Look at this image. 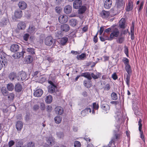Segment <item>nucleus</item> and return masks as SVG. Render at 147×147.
I'll list each match as a JSON object with an SVG mask.
<instances>
[{
	"instance_id": "nucleus-1",
	"label": "nucleus",
	"mask_w": 147,
	"mask_h": 147,
	"mask_svg": "<svg viewBox=\"0 0 147 147\" xmlns=\"http://www.w3.org/2000/svg\"><path fill=\"white\" fill-rule=\"evenodd\" d=\"M100 75V74L99 73H97L96 75H95L93 73L90 74L89 72H86L82 73L81 76H83L87 78L88 80H90L92 79V77L95 79H98Z\"/></svg>"
},
{
	"instance_id": "nucleus-2",
	"label": "nucleus",
	"mask_w": 147,
	"mask_h": 147,
	"mask_svg": "<svg viewBox=\"0 0 147 147\" xmlns=\"http://www.w3.org/2000/svg\"><path fill=\"white\" fill-rule=\"evenodd\" d=\"M120 32L117 28H115L112 31L109 37H108L107 40H111L117 38L119 36Z\"/></svg>"
},
{
	"instance_id": "nucleus-3",
	"label": "nucleus",
	"mask_w": 147,
	"mask_h": 147,
	"mask_svg": "<svg viewBox=\"0 0 147 147\" xmlns=\"http://www.w3.org/2000/svg\"><path fill=\"white\" fill-rule=\"evenodd\" d=\"M6 55L5 53L3 54L1 53L0 55V70L2 69L3 67V65H5V64L7 61L5 56Z\"/></svg>"
},
{
	"instance_id": "nucleus-4",
	"label": "nucleus",
	"mask_w": 147,
	"mask_h": 147,
	"mask_svg": "<svg viewBox=\"0 0 147 147\" xmlns=\"http://www.w3.org/2000/svg\"><path fill=\"white\" fill-rule=\"evenodd\" d=\"M54 41V42L53 44V46L55 45V43L56 42H55V40L53 39L52 36H48L46 37L45 40V44L48 46H51L53 43V41Z\"/></svg>"
},
{
	"instance_id": "nucleus-5",
	"label": "nucleus",
	"mask_w": 147,
	"mask_h": 147,
	"mask_svg": "<svg viewBox=\"0 0 147 147\" xmlns=\"http://www.w3.org/2000/svg\"><path fill=\"white\" fill-rule=\"evenodd\" d=\"M26 73L25 72L22 71L18 74L17 80L20 82L26 80Z\"/></svg>"
},
{
	"instance_id": "nucleus-6",
	"label": "nucleus",
	"mask_w": 147,
	"mask_h": 147,
	"mask_svg": "<svg viewBox=\"0 0 147 147\" xmlns=\"http://www.w3.org/2000/svg\"><path fill=\"white\" fill-rule=\"evenodd\" d=\"M48 82L50 84L49 86L48 92L51 93H53L55 92L56 87L52 81H49Z\"/></svg>"
},
{
	"instance_id": "nucleus-7",
	"label": "nucleus",
	"mask_w": 147,
	"mask_h": 147,
	"mask_svg": "<svg viewBox=\"0 0 147 147\" xmlns=\"http://www.w3.org/2000/svg\"><path fill=\"white\" fill-rule=\"evenodd\" d=\"M104 101H102L101 104V108L102 109L104 112H106V113H107L110 109V107L108 104H105L104 103Z\"/></svg>"
},
{
	"instance_id": "nucleus-8",
	"label": "nucleus",
	"mask_w": 147,
	"mask_h": 147,
	"mask_svg": "<svg viewBox=\"0 0 147 147\" xmlns=\"http://www.w3.org/2000/svg\"><path fill=\"white\" fill-rule=\"evenodd\" d=\"M82 5L81 0H75L73 3V7L76 9H79Z\"/></svg>"
},
{
	"instance_id": "nucleus-9",
	"label": "nucleus",
	"mask_w": 147,
	"mask_h": 147,
	"mask_svg": "<svg viewBox=\"0 0 147 147\" xmlns=\"http://www.w3.org/2000/svg\"><path fill=\"white\" fill-rule=\"evenodd\" d=\"M68 20V17L65 15H61L58 18L59 22L61 24L66 23L67 21Z\"/></svg>"
},
{
	"instance_id": "nucleus-10",
	"label": "nucleus",
	"mask_w": 147,
	"mask_h": 147,
	"mask_svg": "<svg viewBox=\"0 0 147 147\" xmlns=\"http://www.w3.org/2000/svg\"><path fill=\"white\" fill-rule=\"evenodd\" d=\"M142 120L141 119H140L138 121V125L139 126V130L140 131V136L141 138L142 139L143 141L145 142V139L144 138V136L143 134V132L142 131V124L141 123Z\"/></svg>"
},
{
	"instance_id": "nucleus-11",
	"label": "nucleus",
	"mask_w": 147,
	"mask_h": 147,
	"mask_svg": "<svg viewBox=\"0 0 147 147\" xmlns=\"http://www.w3.org/2000/svg\"><path fill=\"white\" fill-rule=\"evenodd\" d=\"M133 7V4L132 1L131 0H128L127 4L126 6V9L127 11H131Z\"/></svg>"
},
{
	"instance_id": "nucleus-12",
	"label": "nucleus",
	"mask_w": 147,
	"mask_h": 147,
	"mask_svg": "<svg viewBox=\"0 0 147 147\" xmlns=\"http://www.w3.org/2000/svg\"><path fill=\"white\" fill-rule=\"evenodd\" d=\"M14 88L15 92L18 93L21 92L23 90L22 86L21 84L19 83L15 85Z\"/></svg>"
},
{
	"instance_id": "nucleus-13",
	"label": "nucleus",
	"mask_w": 147,
	"mask_h": 147,
	"mask_svg": "<svg viewBox=\"0 0 147 147\" xmlns=\"http://www.w3.org/2000/svg\"><path fill=\"white\" fill-rule=\"evenodd\" d=\"M46 140L48 145L52 146L54 144V138L51 136L46 137Z\"/></svg>"
},
{
	"instance_id": "nucleus-14",
	"label": "nucleus",
	"mask_w": 147,
	"mask_h": 147,
	"mask_svg": "<svg viewBox=\"0 0 147 147\" xmlns=\"http://www.w3.org/2000/svg\"><path fill=\"white\" fill-rule=\"evenodd\" d=\"M120 135L119 134H116L113 138H112L111 141L110 142L109 144H108V146H104L103 147H110L111 146V145L112 143H114V141L116 140H117L120 137Z\"/></svg>"
},
{
	"instance_id": "nucleus-15",
	"label": "nucleus",
	"mask_w": 147,
	"mask_h": 147,
	"mask_svg": "<svg viewBox=\"0 0 147 147\" xmlns=\"http://www.w3.org/2000/svg\"><path fill=\"white\" fill-rule=\"evenodd\" d=\"M110 14L109 12L105 10L102 11L100 14L101 16L104 19H106L108 18L110 16Z\"/></svg>"
},
{
	"instance_id": "nucleus-16",
	"label": "nucleus",
	"mask_w": 147,
	"mask_h": 147,
	"mask_svg": "<svg viewBox=\"0 0 147 147\" xmlns=\"http://www.w3.org/2000/svg\"><path fill=\"white\" fill-rule=\"evenodd\" d=\"M19 48V45L17 44H13L11 45L10 50L13 52H16L18 51Z\"/></svg>"
},
{
	"instance_id": "nucleus-17",
	"label": "nucleus",
	"mask_w": 147,
	"mask_h": 147,
	"mask_svg": "<svg viewBox=\"0 0 147 147\" xmlns=\"http://www.w3.org/2000/svg\"><path fill=\"white\" fill-rule=\"evenodd\" d=\"M64 12L66 14L70 13L72 10V7L71 6L68 5L66 6L64 8Z\"/></svg>"
},
{
	"instance_id": "nucleus-18",
	"label": "nucleus",
	"mask_w": 147,
	"mask_h": 147,
	"mask_svg": "<svg viewBox=\"0 0 147 147\" xmlns=\"http://www.w3.org/2000/svg\"><path fill=\"white\" fill-rule=\"evenodd\" d=\"M55 113L57 114L60 115H62L63 112V108L60 107H57L55 109Z\"/></svg>"
},
{
	"instance_id": "nucleus-19",
	"label": "nucleus",
	"mask_w": 147,
	"mask_h": 147,
	"mask_svg": "<svg viewBox=\"0 0 147 147\" xmlns=\"http://www.w3.org/2000/svg\"><path fill=\"white\" fill-rule=\"evenodd\" d=\"M43 91L41 89L36 90L34 92V95L37 97H40L43 94Z\"/></svg>"
},
{
	"instance_id": "nucleus-20",
	"label": "nucleus",
	"mask_w": 147,
	"mask_h": 147,
	"mask_svg": "<svg viewBox=\"0 0 147 147\" xmlns=\"http://www.w3.org/2000/svg\"><path fill=\"white\" fill-rule=\"evenodd\" d=\"M36 30V29L33 25H31L29 26L27 30V31L30 34L34 33Z\"/></svg>"
},
{
	"instance_id": "nucleus-21",
	"label": "nucleus",
	"mask_w": 147,
	"mask_h": 147,
	"mask_svg": "<svg viewBox=\"0 0 147 147\" xmlns=\"http://www.w3.org/2000/svg\"><path fill=\"white\" fill-rule=\"evenodd\" d=\"M18 5L19 8L22 9H24L27 7L26 3L24 1H20L18 3Z\"/></svg>"
},
{
	"instance_id": "nucleus-22",
	"label": "nucleus",
	"mask_w": 147,
	"mask_h": 147,
	"mask_svg": "<svg viewBox=\"0 0 147 147\" xmlns=\"http://www.w3.org/2000/svg\"><path fill=\"white\" fill-rule=\"evenodd\" d=\"M119 26L121 28H125L126 26L125 24V20L124 18H122L119 22Z\"/></svg>"
},
{
	"instance_id": "nucleus-23",
	"label": "nucleus",
	"mask_w": 147,
	"mask_h": 147,
	"mask_svg": "<svg viewBox=\"0 0 147 147\" xmlns=\"http://www.w3.org/2000/svg\"><path fill=\"white\" fill-rule=\"evenodd\" d=\"M9 77L11 81H12L15 79H16L17 80L18 75H17L16 73L12 72L10 73L9 75Z\"/></svg>"
},
{
	"instance_id": "nucleus-24",
	"label": "nucleus",
	"mask_w": 147,
	"mask_h": 147,
	"mask_svg": "<svg viewBox=\"0 0 147 147\" xmlns=\"http://www.w3.org/2000/svg\"><path fill=\"white\" fill-rule=\"evenodd\" d=\"M14 16L16 18H20L22 16V11L20 9H17L14 12Z\"/></svg>"
},
{
	"instance_id": "nucleus-25",
	"label": "nucleus",
	"mask_w": 147,
	"mask_h": 147,
	"mask_svg": "<svg viewBox=\"0 0 147 147\" xmlns=\"http://www.w3.org/2000/svg\"><path fill=\"white\" fill-rule=\"evenodd\" d=\"M23 124L21 121H18L16 124V128L18 131H21L22 128Z\"/></svg>"
},
{
	"instance_id": "nucleus-26",
	"label": "nucleus",
	"mask_w": 147,
	"mask_h": 147,
	"mask_svg": "<svg viewBox=\"0 0 147 147\" xmlns=\"http://www.w3.org/2000/svg\"><path fill=\"white\" fill-rule=\"evenodd\" d=\"M116 115L115 118L116 119H118L119 120L123 117L122 112H121L119 110H117V111L115 113Z\"/></svg>"
},
{
	"instance_id": "nucleus-27",
	"label": "nucleus",
	"mask_w": 147,
	"mask_h": 147,
	"mask_svg": "<svg viewBox=\"0 0 147 147\" xmlns=\"http://www.w3.org/2000/svg\"><path fill=\"white\" fill-rule=\"evenodd\" d=\"M112 1L111 0H106L104 3V7L105 8H109L112 5Z\"/></svg>"
},
{
	"instance_id": "nucleus-28",
	"label": "nucleus",
	"mask_w": 147,
	"mask_h": 147,
	"mask_svg": "<svg viewBox=\"0 0 147 147\" xmlns=\"http://www.w3.org/2000/svg\"><path fill=\"white\" fill-rule=\"evenodd\" d=\"M61 28L62 30L65 32H67L69 30V26L66 24L62 25L61 26Z\"/></svg>"
},
{
	"instance_id": "nucleus-29",
	"label": "nucleus",
	"mask_w": 147,
	"mask_h": 147,
	"mask_svg": "<svg viewBox=\"0 0 147 147\" xmlns=\"http://www.w3.org/2000/svg\"><path fill=\"white\" fill-rule=\"evenodd\" d=\"M26 27L25 23L23 22H20L18 25V28L21 30L24 29Z\"/></svg>"
},
{
	"instance_id": "nucleus-30",
	"label": "nucleus",
	"mask_w": 147,
	"mask_h": 147,
	"mask_svg": "<svg viewBox=\"0 0 147 147\" xmlns=\"http://www.w3.org/2000/svg\"><path fill=\"white\" fill-rule=\"evenodd\" d=\"M24 53V52L23 51H22L21 52H20L19 53L18 52L16 53L14 55H13V57L15 58H19L23 56Z\"/></svg>"
},
{
	"instance_id": "nucleus-31",
	"label": "nucleus",
	"mask_w": 147,
	"mask_h": 147,
	"mask_svg": "<svg viewBox=\"0 0 147 147\" xmlns=\"http://www.w3.org/2000/svg\"><path fill=\"white\" fill-rule=\"evenodd\" d=\"M78 22V21L75 19H71L69 21L70 25L72 26H75L77 25Z\"/></svg>"
},
{
	"instance_id": "nucleus-32",
	"label": "nucleus",
	"mask_w": 147,
	"mask_h": 147,
	"mask_svg": "<svg viewBox=\"0 0 147 147\" xmlns=\"http://www.w3.org/2000/svg\"><path fill=\"white\" fill-rule=\"evenodd\" d=\"M91 109L90 108H86L85 109L82 111L81 112V114L83 115H86V114L88 113H89L91 112Z\"/></svg>"
},
{
	"instance_id": "nucleus-33",
	"label": "nucleus",
	"mask_w": 147,
	"mask_h": 147,
	"mask_svg": "<svg viewBox=\"0 0 147 147\" xmlns=\"http://www.w3.org/2000/svg\"><path fill=\"white\" fill-rule=\"evenodd\" d=\"M8 22V20L7 18H3L0 22V24L2 26L7 25Z\"/></svg>"
},
{
	"instance_id": "nucleus-34",
	"label": "nucleus",
	"mask_w": 147,
	"mask_h": 147,
	"mask_svg": "<svg viewBox=\"0 0 147 147\" xmlns=\"http://www.w3.org/2000/svg\"><path fill=\"white\" fill-rule=\"evenodd\" d=\"M7 90L9 91H12L15 88L13 84L12 83H9L7 86Z\"/></svg>"
},
{
	"instance_id": "nucleus-35",
	"label": "nucleus",
	"mask_w": 147,
	"mask_h": 147,
	"mask_svg": "<svg viewBox=\"0 0 147 147\" xmlns=\"http://www.w3.org/2000/svg\"><path fill=\"white\" fill-rule=\"evenodd\" d=\"M52 96L50 95L47 96L45 98V102L49 104L51 103L52 101Z\"/></svg>"
},
{
	"instance_id": "nucleus-36",
	"label": "nucleus",
	"mask_w": 147,
	"mask_h": 147,
	"mask_svg": "<svg viewBox=\"0 0 147 147\" xmlns=\"http://www.w3.org/2000/svg\"><path fill=\"white\" fill-rule=\"evenodd\" d=\"M99 108V105L98 104H96V102L93 103V110L92 111V113L93 114H95L94 111V110H98Z\"/></svg>"
},
{
	"instance_id": "nucleus-37",
	"label": "nucleus",
	"mask_w": 147,
	"mask_h": 147,
	"mask_svg": "<svg viewBox=\"0 0 147 147\" xmlns=\"http://www.w3.org/2000/svg\"><path fill=\"white\" fill-rule=\"evenodd\" d=\"M79 8L78 10V13L80 14L84 13L86 9V7L85 6H82Z\"/></svg>"
},
{
	"instance_id": "nucleus-38",
	"label": "nucleus",
	"mask_w": 147,
	"mask_h": 147,
	"mask_svg": "<svg viewBox=\"0 0 147 147\" xmlns=\"http://www.w3.org/2000/svg\"><path fill=\"white\" fill-rule=\"evenodd\" d=\"M68 40L67 38L65 37H63L61 38L60 40V43L62 45H65Z\"/></svg>"
},
{
	"instance_id": "nucleus-39",
	"label": "nucleus",
	"mask_w": 147,
	"mask_h": 147,
	"mask_svg": "<svg viewBox=\"0 0 147 147\" xmlns=\"http://www.w3.org/2000/svg\"><path fill=\"white\" fill-rule=\"evenodd\" d=\"M54 120L55 123L59 124L61 122L62 118L60 116H57L55 117Z\"/></svg>"
},
{
	"instance_id": "nucleus-40",
	"label": "nucleus",
	"mask_w": 147,
	"mask_h": 147,
	"mask_svg": "<svg viewBox=\"0 0 147 147\" xmlns=\"http://www.w3.org/2000/svg\"><path fill=\"white\" fill-rule=\"evenodd\" d=\"M56 135L59 139H63L64 136L63 132H59L57 133Z\"/></svg>"
},
{
	"instance_id": "nucleus-41",
	"label": "nucleus",
	"mask_w": 147,
	"mask_h": 147,
	"mask_svg": "<svg viewBox=\"0 0 147 147\" xmlns=\"http://www.w3.org/2000/svg\"><path fill=\"white\" fill-rule=\"evenodd\" d=\"M26 51L30 54H32V55L35 54V52L34 51V49L33 48H27L26 49Z\"/></svg>"
},
{
	"instance_id": "nucleus-42",
	"label": "nucleus",
	"mask_w": 147,
	"mask_h": 147,
	"mask_svg": "<svg viewBox=\"0 0 147 147\" xmlns=\"http://www.w3.org/2000/svg\"><path fill=\"white\" fill-rule=\"evenodd\" d=\"M124 4V3L123 2V1H118L117 3V8H121V7L123 8V7Z\"/></svg>"
},
{
	"instance_id": "nucleus-43",
	"label": "nucleus",
	"mask_w": 147,
	"mask_h": 147,
	"mask_svg": "<svg viewBox=\"0 0 147 147\" xmlns=\"http://www.w3.org/2000/svg\"><path fill=\"white\" fill-rule=\"evenodd\" d=\"M125 68L126 71L129 75L131 73V67L129 64L125 65Z\"/></svg>"
},
{
	"instance_id": "nucleus-44",
	"label": "nucleus",
	"mask_w": 147,
	"mask_h": 147,
	"mask_svg": "<svg viewBox=\"0 0 147 147\" xmlns=\"http://www.w3.org/2000/svg\"><path fill=\"white\" fill-rule=\"evenodd\" d=\"M111 96L112 100H116L117 99L118 97L117 94L115 92H113L111 94Z\"/></svg>"
},
{
	"instance_id": "nucleus-45",
	"label": "nucleus",
	"mask_w": 147,
	"mask_h": 147,
	"mask_svg": "<svg viewBox=\"0 0 147 147\" xmlns=\"http://www.w3.org/2000/svg\"><path fill=\"white\" fill-rule=\"evenodd\" d=\"M124 38L123 37H119L117 40V42L120 44L122 43L124 41Z\"/></svg>"
},
{
	"instance_id": "nucleus-46",
	"label": "nucleus",
	"mask_w": 147,
	"mask_h": 147,
	"mask_svg": "<svg viewBox=\"0 0 147 147\" xmlns=\"http://www.w3.org/2000/svg\"><path fill=\"white\" fill-rule=\"evenodd\" d=\"M144 4V2L143 1L141 2L140 4V5L138 7V13H139L140 12V11L143 8V6Z\"/></svg>"
},
{
	"instance_id": "nucleus-47",
	"label": "nucleus",
	"mask_w": 147,
	"mask_h": 147,
	"mask_svg": "<svg viewBox=\"0 0 147 147\" xmlns=\"http://www.w3.org/2000/svg\"><path fill=\"white\" fill-rule=\"evenodd\" d=\"M130 79V76L127 75L126 76V78L125 80V82L127 84V85L128 87H129V81Z\"/></svg>"
},
{
	"instance_id": "nucleus-48",
	"label": "nucleus",
	"mask_w": 147,
	"mask_h": 147,
	"mask_svg": "<svg viewBox=\"0 0 147 147\" xmlns=\"http://www.w3.org/2000/svg\"><path fill=\"white\" fill-rule=\"evenodd\" d=\"M15 96V94L13 93H10L8 96V98L10 100H13V99Z\"/></svg>"
},
{
	"instance_id": "nucleus-49",
	"label": "nucleus",
	"mask_w": 147,
	"mask_h": 147,
	"mask_svg": "<svg viewBox=\"0 0 147 147\" xmlns=\"http://www.w3.org/2000/svg\"><path fill=\"white\" fill-rule=\"evenodd\" d=\"M74 147H80L81 144L80 142L76 141L74 142Z\"/></svg>"
},
{
	"instance_id": "nucleus-50",
	"label": "nucleus",
	"mask_w": 147,
	"mask_h": 147,
	"mask_svg": "<svg viewBox=\"0 0 147 147\" xmlns=\"http://www.w3.org/2000/svg\"><path fill=\"white\" fill-rule=\"evenodd\" d=\"M123 61L124 62L125 65L129 64V60L126 58H124L123 59Z\"/></svg>"
},
{
	"instance_id": "nucleus-51",
	"label": "nucleus",
	"mask_w": 147,
	"mask_h": 147,
	"mask_svg": "<svg viewBox=\"0 0 147 147\" xmlns=\"http://www.w3.org/2000/svg\"><path fill=\"white\" fill-rule=\"evenodd\" d=\"M40 110L42 111L44 110L45 109V105L44 103L43 102H40Z\"/></svg>"
},
{
	"instance_id": "nucleus-52",
	"label": "nucleus",
	"mask_w": 147,
	"mask_h": 147,
	"mask_svg": "<svg viewBox=\"0 0 147 147\" xmlns=\"http://www.w3.org/2000/svg\"><path fill=\"white\" fill-rule=\"evenodd\" d=\"M46 108L47 111L48 113L51 112L52 110V107L51 105H48Z\"/></svg>"
},
{
	"instance_id": "nucleus-53",
	"label": "nucleus",
	"mask_w": 147,
	"mask_h": 147,
	"mask_svg": "<svg viewBox=\"0 0 147 147\" xmlns=\"http://www.w3.org/2000/svg\"><path fill=\"white\" fill-rule=\"evenodd\" d=\"M39 105L38 104H35L33 107V110L34 111H37L38 109H39Z\"/></svg>"
},
{
	"instance_id": "nucleus-54",
	"label": "nucleus",
	"mask_w": 147,
	"mask_h": 147,
	"mask_svg": "<svg viewBox=\"0 0 147 147\" xmlns=\"http://www.w3.org/2000/svg\"><path fill=\"white\" fill-rule=\"evenodd\" d=\"M30 36L27 33L25 34L23 36V39L27 41L28 40Z\"/></svg>"
},
{
	"instance_id": "nucleus-55",
	"label": "nucleus",
	"mask_w": 147,
	"mask_h": 147,
	"mask_svg": "<svg viewBox=\"0 0 147 147\" xmlns=\"http://www.w3.org/2000/svg\"><path fill=\"white\" fill-rule=\"evenodd\" d=\"M124 53L128 57V47L126 46L124 47Z\"/></svg>"
},
{
	"instance_id": "nucleus-56",
	"label": "nucleus",
	"mask_w": 147,
	"mask_h": 147,
	"mask_svg": "<svg viewBox=\"0 0 147 147\" xmlns=\"http://www.w3.org/2000/svg\"><path fill=\"white\" fill-rule=\"evenodd\" d=\"M1 92L3 94L4 96H6L7 95L8 92L5 89H2L1 90Z\"/></svg>"
},
{
	"instance_id": "nucleus-57",
	"label": "nucleus",
	"mask_w": 147,
	"mask_h": 147,
	"mask_svg": "<svg viewBox=\"0 0 147 147\" xmlns=\"http://www.w3.org/2000/svg\"><path fill=\"white\" fill-rule=\"evenodd\" d=\"M85 55L84 53H82L79 56H77V58L78 59H81L84 58L85 57Z\"/></svg>"
},
{
	"instance_id": "nucleus-58",
	"label": "nucleus",
	"mask_w": 147,
	"mask_h": 147,
	"mask_svg": "<svg viewBox=\"0 0 147 147\" xmlns=\"http://www.w3.org/2000/svg\"><path fill=\"white\" fill-rule=\"evenodd\" d=\"M61 31H57L56 32V37L59 38V37H60L61 36Z\"/></svg>"
},
{
	"instance_id": "nucleus-59",
	"label": "nucleus",
	"mask_w": 147,
	"mask_h": 147,
	"mask_svg": "<svg viewBox=\"0 0 147 147\" xmlns=\"http://www.w3.org/2000/svg\"><path fill=\"white\" fill-rule=\"evenodd\" d=\"M134 24L133 22H132V26L130 28V33H134Z\"/></svg>"
},
{
	"instance_id": "nucleus-60",
	"label": "nucleus",
	"mask_w": 147,
	"mask_h": 147,
	"mask_svg": "<svg viewBox=\"0 0 147 147\" xmlns=\"http://www.w3.org/2000/svg\"><path fill=\"white\" fill-rule=\"evenodd\" d=\"M15 143V142L13 140H11L9 141L8 143V145L9 147H11Z\"/></svg>"
},
{
	"instance_id": "nucleus-61",
	"label": "nucleus",
	"mask_w": 147,
	"mask_h": 147,
	"mask_svg": "<svg viewBox=\"0 0 147 147\" xmlns=\"http://www.w3.org/2000/svg\"><path fill=\"white\" fill-rule=\"evenodd\" d=\"M23 144L22 141H18L16 144L17 147H21Z\"/></svg>"
},
{
	"instance_id": "nucleus-62",
	"label": "nucleus",
	"mask_w": 147,
	"mask_h": 147,
	"mask_svg": "<svg viewBox=\"0 0 147 147\" xmlns=\"http://www.w3.org/2000/svg\"><path fill=\"white\" fill-rule=\"evenodd\" d=\"M84 86L88 88H90L91 86V85L90 84H87V81L85 80L84 82Z\"/></svg>"
},
{
	"instance_id": "nucleus-63",
	"label": "nucleus",
	"mask_w": 147,
	"mask_h": 147,
	"mask_svg": "<svg viewBox=\"0 0 147 147\" xmlns=\"http://www.w3.org/2000/svg\"><path fill=\"white\" fill-rule=\"evenodd\" d=\"M112 78L114 80H115L118 78V77L115 73H114L112 74Z\"/></svg>"
},
{
	"instance_id": "nucleus-64",
	"label": "nucleus",
	"mask_w": 147,
	"mask_h": 147,
	"mask_svg": "<svg viewBox=\"0 0 147 147\" xmlns=\"http://www.w3.org/2000/svg\"><path fill=\"white\" fill-rule=\"evenodd\" d=\"M27 146L28 147H34V144L31 142H29Z\"/></svg>"
}]
</instances>
